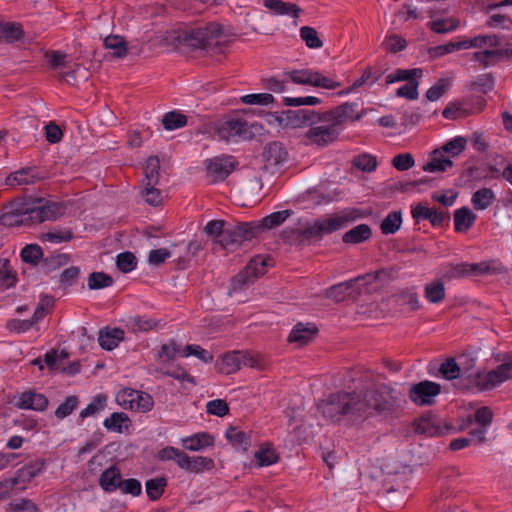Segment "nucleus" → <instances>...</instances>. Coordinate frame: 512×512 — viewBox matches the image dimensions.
I'll use <instances>...</instances> for the list:
<instances>
[{
  "instance_id": "41",
  "label": "nucleus",
  "mask_w": 512,
  "mask_h": 512,
  "mask_svg": "<svg viewBox=\"0 0 512 512\" xmlns=\"http://www.w3.org/2000/svg\"><path fill=\"white\" fill-rule=\"evenodd\" d=\"M70 261V255L66 253L53 254L43 257L41 262V270L45 274L52 273L53 271L65 266Z\"/></svg>"
},
{
  "instance_id": "15",
  "label": "nucleus",
  "mask_w": 512,
  "mask_h": 512,
  "mask_svg": "<svg viewBox=\"0 0 512 512\" xmlns=\"http://www.w3.org/2000/svg\"><path fill=\"white\" fill-rule=\"evenodd\" d=\"M482 44L492 48L482 50V67L493 66L512 59V49L498 48L499 39L497 36H482Z\"/></svg>"
},
{
  "instance_id": "3",
  "label": "nucleus",
  "mask_w": 512,
  "mask_h": 512,
  "mask_svg": "<svg viewBox=\"0 0 512 512\" xmlns=\"http://www.w3.org/2000/svg\"><path fill=\"white\" fill-rule=\"evenodd\" d=\"M365 217V213L358 208L342 211L328 218L318 219L312 225L304 229L286 228L282 231L281 237L284 242L294 245H302L312 239L320 240L325 234H331L346 227L357 219Z\"/></svg>"
},
{
  "instance_id": "48",
  "label": "nucleus",
  "mask_w": 512,
  "mask_h": 512,
  "mask_svg": "<svg viewBox=\"0 0 512 512\" xmlns=\"http://www.w3.org/2000/svg\"><path fill=\"white\" fill-rule=\"evenodd\" d=\"M423 71L421 68L413 69H397L394 73L386 76V84H391L397 81H408L417 80L422 77Z\"/></svg>"
},
{
  "instance_id": "24",
  "label": "nucleus",
  "mask_w": 512,
  "mask_h": 512,
  "mask_svg": "<svg viewBox=\"0 0 512 512\" xmlns=\"http://www.w3.org/2000/svg\"><path fill=\"white\" fill-rule=\"evenodd\" d=\"M480 274V264L478 263H456L449 264L443 272V278L447 280L468 278Z\"/></svg>"
},
{
  "instance_id": "10",
  "label": "nucleus",
  "mask_w": 512,
  "mask_h": 512,
  "mask_svg": "<svg viewBox=\"0 0 512 512\" xmlns=\"http://www.w3.org/2000/svg\"><path fill=\"white\" fill-rule=\"evenodd\" d=\"M462 379L459 381L463 390L476 389L480 391V369L476 368L477 356L472 353H462L458 357Z\"/></svg>"
},
{
  "instance_id": "43",
  "label": "nucleus",
  "mask_w": 512,
  "mask_h": 512,
  "mask_svg": "<svg viewBox=\"0 0 512 512\" xmlns=\"http://www.w3.org/2000/svg\"><path fill=\"white\" fill-rule=\"evenodd\" d=\"M177 355H181V347L174 340H169L163 344L155 355L158 363H167L176 359Z\"/></svg>"
},
{
  "instance_id": "34",
  "label": "nucleus",
  "mask_w": 512,
  "mask_h": 512,
  "mask_svg": "<svg viewBox=\"0 0 512 512\" xmlns=\"http://www.w3.org/2000/svg\"><path fill=\"white\" fill-rule=\"evenodd\" d=\"M372 237V229L368 224H359L342 235L345 244L356 245L368 241Z\"/></svg>"
},
{
  "instance_id": "58",
  "label": "nucleus",
  "mask_w": 512,
  "mask_h": 512,
  "mask_svg": "<svg viewBox=\"0 0 512 512\" xmlns=\"http://www.w3.org/2000/svg\"><path fill=\"white\" fill-rule=\"evenodd\" d=\"M186 453L178 448L167 446L157 453V458L160 461H169L173 460L177 464L179 468L182 466V460L185 457Z\"/></svg>"
},
{
  "instance_id": "27",
  "label": "nucleus",
  "mask_w": 512,
  "mask_h": 512,
  "mask_svg": "<svg viewBox=\"0 0 512 512\" xmlns=\"http://www.w3.org/2000/svg\"><path fill=\"white\" fill-rule=\"evenodd\" d=\"M241 351L225 353L215 363L216 370L224 375H230L241 368Z\"/></svg>"
},
{
  "instance_id": "30",
  "label": "nucleus",
  "mask_w": 512,
  "mask_h": 512,
  "mask_svg": "<svg viewBox=\"0 0 512 512\" xmlns=\"http://www.w3.org/2000/svg\"><path fill=\"white\" fill-rule=\"evenodd\" d=\"M263 6L275 15H287L294 19H297L303 11L297 4L282 0H264Z\"/></svg>"
},
{
  "instance_id": "55",
  "label": "nucleus",
  "mask_w": 512,
  "mask_h": 512,
  "mask_svg": "<svg viewBox=\"0 0 512 512\" xmlns=\"http://www.w3.org/2000/svg\"><path fill=\"white\" fill-rule=\"evenodd\" d=\"M429 28L437 34H445L454 31L459 26V20L455 18L436 19L428 23Z\"/></svg>"
},
{
  "instance_id": "11",
  "label": "nucleus",
  "mask_w": 512,
  "mask_h": 512,
  "mask_svg": "<svg viewBox=\"0 0 512 512\" xmlns=\"http://www.w3.org/2000/svg\"><path fill=\"white\" fill-rule=\"evenodd\" d=\"M473 423L477 425V427L473 428L469 435L471 437H461L454 439L450 442L449 448L452 451H457L462 448H465L472 443L475 445L480 444V408L475 409L474 414H468L467 416L461 419V423L457 429L454 428L453 431H463L468 429Z\"/></svg>"
},
{
  "instance_id": "50",
  "label": "nucleus",
  "mask_w": 512,
  "mask_h": 512,
  "mask_svg": "<svg viewBox=\"0 0 512 512\" xmlns=\"http://www.w3.org/2000/svg\"><path fill=\"white\" fill-rule=\"evenodd\" d=\"M228 223L224 220L216 219L209 221L204 227V232L211 237L215 244L219 245V240L225 237V231Z\"/></svg>"
},
{
  "instance_id": "22",
  "label": "nucleus",
  "mask_w": 512,
  "mask_h": 512,
  "mask_svg": "<svg viewBox=\"0 0 512 512\" xmlns=\"http://www.w3.org/2000/svg\"><path fill=\"white\" fill-rule=\"evenodd\" d=\"M47 178L46 174L38 172L35 168L26 167L10 174L6 178V184L9 186L35 184Z\"/></svg>"
},
{
  "instance_id": "21",
  "label": "nucleus",
  "mask_w": 512,
  "mask_h": 512,
  "mask_svg": "<svg viewBox=\"0 0 512 512\" xmlns=\"http://www.w3.org/2000/svg\"><path fill=\"white\" fill-rule=\"evenodd\" d=\"M509 277V269L499 259L482 260V283L500 281Z\"/></svg>"
},
{
  "instance_id": "20",
  "label": "nucleus",
  "mask_w": 512,
  "mask_h": 512,
  "mask_svg": "<svg viewBox=\"0 0 512 512\" xmlns=\"http://www.w3.org/2000/svg\"><path fill=\"white\" fill-rule=\"evenodd\" d=\"M319 330L313 323H297L291 330L287 341L296 343L298 346H304L310 343L318 334Z\"/></svg>"
},
{
  "instance_id": "36",
  "label": "nucleus",
  "mask_w": 512,
  "mask_h": 512,
  "mask_svg": "<svg viewBox=\"0 0 512 512\" xmlns=\"http://www.w3.org/2000/svg\"><path fill=\"white\" fill-rule=\"evenodd\" d=\"M214 437L207 432H200L182 439V446L189 451H200L214 445Z\"/></svg>"
},
{
  "instance_id": "8",
  "label": "nucleus",
  "mask_w": 512,
  "mask_h": 512,
  "mask_svg": "<svg viewBox=\"0 0 512 512\" xmlns=\"http://www.w3.org/2000/svg\"><path fill=\"white\" fill-rule=\"evenodd\" d=\"M413 429L417 434L435 437L449 434L454 430V427L436 414L426 412L413 421Z\"/></svg>"
},
{
  "instance_id": "45",
  "label": "nucleus",
  "mask_w": 512,
  "mask_h": 512,
  "mask_svg": "<svg viewBox=\"0 0 512 512\" xmlns=\"http://www.w3.org/2000/svg\"><path fill=\"white\" fill-rule=\"evenodd\" d=\"M23 262L32 266H37L42 262L44 257L43 249L38 244H27L24 246L20 253Z\"/></svg>"
},
{
  "instance_id": "18",
  "label": "nucleus",
  "mask_w": 512,
  "mask_h": 512,
  "mask_svg": "<svg viewBox=\"0 0 512 512\" xmlns=\"http://www.w3.org/2000/svg\"><path fill=\"white\" fill-rule=\"evenodd\" d=\"M271 261L272 259L269 256L265 257L263 255H256L247 264L246 272L239 273L235 277V286L241 287L248 282L249 277L246 274H251L254 278L263 275L266 272V268L271 265Z\"/></svg>"
},
{
  "instance_id": "62",
  "label": "nucleus",
  "mask_w": 512,
  "mask_h": 512,
  "mask_svg": "<svg viewBox=\"0 0 512 512\" xmlns=\"http://www.w3.org/2000/svg\"><path fill=\"white\" fill-rule=\"evenodd\" d=\"M24 35V31L20 24L6 23L3 24L1 41L12 43L20 40Z\"/></svg>"
},
{
  "instance_id": "51",
  "label": "nucleus",
  "mask_w": 512,
  "mask_h": 512,
  "mask_svg": "<svg viewBox=\"0 0 512 512\" xmlns=\"http://www.w3.org/2000/svg\"><path fill=\"white\" fill-rule=\"evenodd\" d=\"M49 67L52 70H58L68 67V54L60 50H48L44 54Z\"/></svg>"
},
{
  "instance_id": "25",
  "label": "nucleus",
  "mask_w": 512,
  "mask_h": 512,
  "mask_svg": "<svg viewBox=\"0 0 512 512\" xmlns=\"http://www.w3.org/2000/svg\"><path fill=\"white\" fill-rule=\"evenodd\" d=\"M29 210L27 206L5 211L0 216V224L5 227L29 226L31 225Z\"/></svg>"
},
{
  "instance_id": "38",
  "label": "nucleus",
  "mask_w": 512,
  "mask_h": 512,
  "mask_svg": "<svg viewBox=\"0 0 512 512\" xmlns=\"http://www.w3.org/2000/svg\"><path fill=\"white\" fill-rule=\"evenodd\" d=\"M424 296L432 304H438L445 299L446 290L442 280L436 279L424 287Z\"/></svg>"
},
{
  "instance_id": "44",
  "label": "nucleus",
  "mask_w": 512,
  "mask_h": 512,
  "mask_svg": "<svg viewBox=\"0 0 512 512\" xmlns=\"http://www.w3.org/2000/svg\"><path fill=\"white\" fill-rule=\"evenodd\" d=\"M439 374L446 380L462 379L459 362L454 357H448L439 367Z\"/></svg>"
},
{
  "instance_id": "6",
  "label": "nucleus",
  "mask_w": 512,
  "mask_h": 512,
  "mask_svg": "<svg viewBox=\"0 0 512 512\" xmlns=\"http://www.w3.org/2000/svg\"><path fill=\"white\" fill-rule=\"evenodd\" d=\"M257 229L255 222L228 223L225 237L219 240V245L225 250H235L244 242L258 237Z\"/></svg>"
},
{
  "instance_id": "47",
  "label": "nucleus",
  "mask_w": 512,
  "mask_h": 512,
  "mask_svg": "<svg viewBox=\"0 0 512 512\" xmlns=\"http://www.w3.org/2000/svg\"><path fill=\"white\" fill-rule=\"evenodd\" d=\"M466 139L461 136H457L452 140H449L441 148L435 149L432 154L441 156L443 152L451 155L452 157L459 155L464 151L466 147Z\"/></svg>"
},
{
  "instance_id": "1",
  "label": "nucleus",
  "mask_w": 512,
  "mask_h": 512,
  "mask_svg": "<svg viewBox=\"0 0 512 512\" xmlns=\"http://www.w3.org/2000/svg\"><path fill=\"white\" fill-rule=\"evenodd\" d=\"M399 396L395 388L381 383L365 391L335 392L327 399L321 400L318 411L333 423L347 420L360 423L373 414L383 417L391 416L398 405Z\"/></svg>"
},
{
  "instance_id": "40",
  "label": "nucleus",
  "mask_w": 512,
  "mask_h": 512,
  "mask_svg": "<svg viewBox=\"0 0 512 512\" xmlns=\"http://www.w3.org/2000/svg\"><path fill=\"white\" fill-rule=\"evenodd\" d=\"M104 47L113 50L112 56L115 58H124L128 54V44L124 37L119 35H109L104 39Z\"/></svg>"
},
{
  "instance_id": "46",
  "label": "nucleus",
  "mask_w": 512,
  "mask_h": 512,
  "mask_svg": "<svg viewBox=\"0 0 512 512\" xmlns=\"http://www.w3.org/2000/svg\"><path fill=\"white\" fill-rule=\"evenodd\" d=\"M167 486V479L165 477L151 478L146 481L145 489L149 500L156 501L164 494L165 487Z\"/></svg>"
},
{
  "instance_id": "61",
  "label": "nucleus",
  "mask_w": 512,
  "mask_h": 512,
  "mask_svg": "<svg viewBox=\"0 0 512 512\" xmlns=\"http://www.w3.org/2000/svg\"><path fill=\"white\" fill-rule=\"evenodd\" d=\"M7 512H39V507L30 499L19 498L6 506Z\"/></svg>"
},
{
  "instance_id": "16",
  "label": "nucleus",
  "mask_w": 512,
  "mask_h": 512,
  "mask_svg": "<svg viewBox=\"0 0 512 512\" xmlns=\"http://www.w3.org/2000/svg\"><path fill=\"white\" fill-rule=\"evenodd\" d=\"M237 163L232 156H220L205 160L207 173L213 182L224 181L235 169Z\"/></svg>"
},
{
  "instance_id": "26",
  "label": "nucleus",
  "mask_w": 512,
  "mask_h": 512,
  "mask_svg": "<svg viewBox=\"0 0 512 512\" xmlns=\"http://www.w3.org/2000/svg\"><path fill=\"white\" fill-rule=\"evenodd\" d=\"M215 462L210 457L204 456H189L188 454L182 460L181 469L189 472L199 474L204 471H210L214 469Z\"/></svg>"
},
{
  "instance_id": "23",
  "label": "nucleus",
  "mask_w": 512,
  "mask_h": 512,
  "mask_svg": "<svg viewBox=\"0 0 512 512\" xmlns=\"http://www.w3.org/2000/svg\"><path fill=\"white\" fill-rule=\"evenodd\" d=\"M49 401L44 394L28 390L19 396V400L15 403L19 409H29L35 411H44L47 409Z\"/></svg>"
},
{
  "instance_id": "54",
  "label": "nucleus",
  "mask_w": 512,
  "mask_h": 512,
  "mask_svg": "<svg viewBox=\"0 0 512 512\" xmlns=\"http://www.w3.org/2000/svg\"><path fill=\"white\" fill-rule=\"evenodd\" d=\"M114 279L104 272H92L88 277V288L99 290L112 286Z\"/></svg>"
},
{
  "instance_id": "57",
  "label": "nucleus",
  "mask_w": 512,
  "mask_h": 512,
  "mask_svg": "<svg viewBox=\"0 0 512 512\" xmlns=\"http://www.w3.org/2000/svg\"><path fill=\"white\" fill-rule=\"evenodd\" d=\"M353 166L363 172H372L377 168V159L375 156L362 153L354 157Z\"/></svg>"
},
{
  "instance_id": "2",
  "label": "nucleus",
  "mask_w": 512,
  "mask_h": 512,
  "mask_svg": "<svg viewBox=\"0 0 512 512\" xmlns=\"http://www.w3.org/2000/svg\"><path fill=\"white\" fill-rule=\"evenodd\" d=\"M358 104L345 102L328 111L319 113L310 109L284 110L276 112L280 126L298 128L310 126L305 137L317 147L323 148L339 139L341 127L346 122L358 121L365 111L356 112Z\"/></svg>"
},
{
  "instance_id": "14",
  "label": "nucleus",
  "mask_w": 512,
  "mask_h": 512,
  "mask_svg": "<svg viewBox=\"0 0 512 512\" xmlns=\"http://www.w3.org/2000/svg\"><path fill=\"white\" fill-rule=\"evenodd\" d=\"M289 153L280 141L268 142L262 151L263 170L274 173L275 168L282 167L288 161Z\"/></svg>"
},
{
  "instance_id": "56",
  "label": "nucleus",
  "mask_w": 512,
  "mask_h": 512,
  "mask_svg": "<svg viewBox=\"0 0 512 512\" xmlns=\"http://www.w3.org/2000/svg\"><path fill=\"white\" fill-rule=\"evenodd\" d=\"M130 422L128 415L124 412H114L104 420V427L112 432L122 433L123 423Z\"/></svg>"
},
{
  "instance_id": "31",
  "label": "nucleus",
  "mask_w": 512,
  "mask_h": 512,
  "mask_svg": "<svg viewBox=\"0 0 512 512\" xmlns=\"http://www.w3.org/2000/svg\"><path fill=\"white\" fill-rule=\"evenodd\" d=\"M122 475L116 465H111L105 469L99 477L100 487L108 493L114 492L120 488Z\"/></svg>"
},
{
  "instance_id": "7",
  "label": "nucleus",
  "mask_w": 512,
  "mask_h": 512,
  "mask_svg": "<svg viewBox=\"0 0 512 512\" xmlns=\"http://www.w3.org/2000/svg\"><path fill=\"white\" fill-rule=\"evenodd\" d=\"M293 83L309 85L317 88L333 90L341 86V83L322 75L312 69L290 70L283 73Z\"/></svg>"
},
{
  "instance_id": "13",
  "label": "nucleus",
  "mask_w": 512,
  "mask_h": 512,
  "mask_svg": "<svg viewBox=\"0 0 512 512\" xmlns=\"http://www.w3.org/2000/svg\"><path fill=\"white\" fill-rule=\"evenodd\" d=\"M441 393V385L424 380L413 384L409 389V399L417 406H431L435 398Z\"/></svg>"
},
{
  "instance_id": "59",
  "label": "nucleus",
  "mask_w": 512,
  "mask_h": 512,
  "mask_svg": "<svg viewBox=\"0 0 512 512\" xmlns=\"http://www.w3.org/2000/svg\"><path fill=\"white\" fill-rule=\"evenodd\" d=\"M300 37L305 42L308 48L318 49L323 46L322 40L318 37V33L315 28L309 26H303L300 28Z\"/></svg>"
},
{
  "instance_id": "17",
  "label": "nucleus",
  "mask_w": 512,
  "mask_h": 512,
  "mask_svg": "<svg viewBox=\"0 0 512 512\" xmlns=\"http://www.w3.org/2000/svg\"><path fill=\"white\" fill-rule=\"evenodd\" d=\"M248 123L245 120L236 118L224 121L215 129V135L219 140L228 141L231 137L241 136L244 139L250 138L247 131Z\"/></svg>"
},
{
  "instance_id": "32",
  "label": "nucleus",
  "mask_w": 512,
  "mask_h": 512,
  "mask_svg": "<svg viewBox=\"0 0 512 512\" xmlns=\"http://www.w3.org/2000/svg\"><path fill=\"white\" fill-rule=\"evenodd\" d=\"M124 331L121 328L105 327L99 331L98 342L102 349L113 350L124 340Z\"/></svg>"
},
{
  "instance_id": "29",
  "label": "nucleus",
  "mask_w": 512,
  "mask_h": 512,
  "mask_svg": "<svg viewBox=\"0 0 512 512\" xmlns=\"http://www.w3.org/2000/svg\"><path fill=\"white\" fill-rule=\"evenodd\" d=\"M124 403H129L131 410L148 412L153 408L154 400L149 393L143 391L130 390Z\"/></svg>"
},
{
  "instance_id": "19",
  "label": "nucleus",
  "mask_w": 512,
  "mask_h": 512,
  "mask_svg": "<svg viewBox=\"0 0 512 512\" xmlns=\"http://www.w3.org/2000/svg\"><path fill=\"white\" fill-rule=\"evenodd\" d=\"M480 42V36H476L470 40H462V41H450L444 45H437L433 47H429L427 52L429 57L434 60L439 57H442L446 54L452 53L455 50L468 49L470 47H477Z\"/></svg>"
},
{
  "instance_id": "53",
  "label": "nucleus",
  "mask_w": 512,
  "mask_h": 512,
  "mask_svg": "<svg viewBox=\"0 0 512 512\" xmlns=\"http://www.w3.org/2000/svg\"><path fill=\"white\" fill-rule=\"evenodd\" d=\"M254 457L259 467L270 466L279 461V455L271 447H264L255 452Z\"/></svg>"
},
{
  "instance_id": "60",
  "label": "nucleus",
  "mask_w": 512,
  "mask_h": 512,
  "mask_svg": "<svg viewBox=\"0 0 512 512\" xmlns=\"http://www.w3.org/2000/svg\"><path fill=\"white\" fill-rule=\"evenodd\" d=\"M451 82L448 78H440L432 87L426 92V98L429 101L439 100L450 88Z\"/></svg>"
},
{
  "instance_id": "63",
  "label": "nucleus",
  "mask_w": 512,
  "mask_h": 512,
  "mask_svg": "<svg viewBox=\"0 0 512 512\" xmlns=\"http://www.w3.org/2000/svg\"><path fill=\"white\" fill-rule=\"evenodd\" d=\"M137 259L132 252L126 251L117 255L116 266L123 273H129L136 268Z\"/></svg>"
},
{
  "instance_id": "35",
  "label": "nucleus",
  "mask_w": 512,
  "mask_h": 512,
  "mask_svg": "<svg viewBox=\"0 0 512 512\" xmlns=\"http://www.w3.org/2000/svg\"><path fill=\"white\" fill-rule=\"evenodd\" d=\"M293 213L294 212L292 210L277 211L271 213L268 216H265L260 221L255 222L256 227H258V235H260L265 230H270L280 226Z\"/></svg>"
},
{
  "instance_id": "5",
  "label": "nucleus",
  "mask_w": 512,
  "mask_h": 512,
  "mask_svg": "<svg viewBox=\"0 0 512 512\" xmlns=\"http://www.w3.org/2000/svg\"><path fill=\"white\" fill-rule=\"evenodd\" d=\"M221 34L222 26L219 23L211 22L203 27L183 32L179 39L184 45H187L192 49H211L213 53H219L221 47L217 40Z\"/></svg>"
},
{
  "instance_id": "52",
  "label": "nucleus",
  "mask_w": 512,
  "mask_h": 512,
  "mask_svg": "<svg viewBox=\"0 0 512 512\" xmlns=\"http://www.w3.org/2000/svg\"><path fill=\"white\" fill-rule=\"evenodd\" d=\"M187 116L178 112H167L162 118V124L166 130H175L187 124Z\"/></svg>"
},
{
  "instance_id": "39",
  "label": "nucleus",
  "mask_w": 512,
  "mask_h": 512,
  "mask_svg": "<svg viewBox=\"0 0 512 512\" xmlns=\"http://www.w3.org/2000/svg\"><path fill=\"white\" fill-rule=\"evenodd\" d=\"M476 215L467 207H462L454 213V226L456 232H466L475 222Z\"/></svg>"
},
{
  "instance_id": "9",
  "label": "nucleus",
  "mask_w": 512,
  "mask_h": 512,
  "mask_svg": "<svg viewBox=\"0 0 512 512\" xmlns=\"http://www.w3.org/2000/svg\"><path fill=\"white\" fill-rule=\"evenodd\" d=\"M496 360L502 361V364L482 377V391L492 390L503 382L512 379V353L498 354Z\"/></svg>"
},
{
  "instance_id": "64",
  "label": "nucleus",
  "mask_w": 512,
  "mask_h": 512,
  "mask_svg": "<svg viewBox=\"0 0 512 512\" xmlns=\"http://www.w3.org/2000/svg\"><path fill=\"white\" fill-rule=\"evenodd\" d=\"M453 166V162L449 158H441L433 155L432 159L423 166V170L427 172H444Z\"/></svg>"
},
{
  "instance_id": "28",
  "label": "nucleus",
  "mask_w": 512,
  "mask_h": 512,
  "mask_svg": "<svg viewBox=\"0 0 512 512\" xmlns=\"http://www.w3.org/2000/svg\"><path fill=\"white\" fill-rule=\"evenodd\" d=\"M44 467V460H36L24 465L22 468L17 470L16 476L10 479V487H14L19 482H30L34 477L41 473Z\"/></svg>"
},
{
  "instance_id": "49",
  "label": "nucleus",
  "mask_w": 512,
  "mask_h": 512,
  "mask_svg": "<svg viewBox=\"0 0 512 512\" xmlns=\"http://www.w3.org/2000/svg\"><path fill=\"white\" fill-rule=\"evenodd\" d=\"M402 224L401 211L390 212L381 222L380 229L384 235L396 233Z\"/></svg>"
},
{
  "instance_id": "42",
  "label": "nucleus",
  "mask_w": 512,
  "mask_h": 512,
  "mask_svg": "<svg viewBox=\"0 0 512 512\" xmlns=\"http://www.w3.org/2000/svg\"><path fill=\"white\" fill-rule=\"evenodd\" d=\"M160 161L157 156H150L144 166L143 185H157L160 176Z\"/></svg>"
},
{
  "instance_id": "4",
  "label": "nucleus",
  "mask_w": 512,
  "mask_h": 512,
  "mask_svg": "<svg viewBox=\"0 0 512 512\" xmlns=\"http://www.w3.org/2000/svg\"><path fill=\"white\" fill-rule=\"evenodd\" d=\"M392 278V271L380 269L375 273H368L345 282L331 286L325 292L326 298L333 299L335 302H342L348 299L357 300L362 293L361 281L370 283L372 280H384Z\"/></svg>"
},
{
  "instance_id": "37",
  "label": "nucleus",
  "mask_w": 512,
  "mask_h": 512,
  "mask_svg": "<svg viewBox=\"0 0 512 512\" xmlns=\"http://www.w3.org/2000/svg\"><path fill=\"white\" fill-rule=\"evenodd\" d=\"M225 438L235 449L242 452H246L251 445L250 435L234 426L227 428Z\"/></svg>"
},
{
  "instance_id": "12",
  "label": "nucleus",
  "mask_w": 512,
  "mask_h": 512,
  "mask_svg": "<svg viewBox=\"0 0 512 512\" xmlns=\"http://www.w3.org/2000/svg\"><path fill=\"white\" fill-rule=\"evenodd\" d=\"M35 204L33 207H28L31 225L55 220L66 211V206L62 202L44 201L38 198Z\"/></svg>"
},
{
  "instance_id": "33",
  "label": "nucleus",
  "mask_w": 512,
  "mask_h": 512,
  "mask_svg": "<svg viewBox=\"0 0 512 512\" xmlns=\"http://www.w3.org/2000/svg\"><path fill=\"white\" fill-rule=\"evenodd\" d=\"M392 300L399 306H407L409 311H417L421 304L414 287L401 289L391 295Z\"/></svg>"
}]
</instances>
